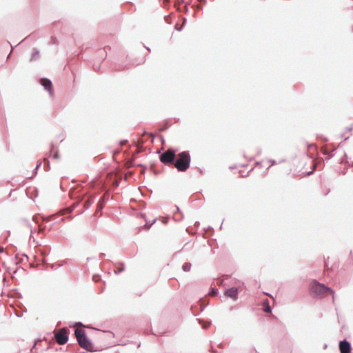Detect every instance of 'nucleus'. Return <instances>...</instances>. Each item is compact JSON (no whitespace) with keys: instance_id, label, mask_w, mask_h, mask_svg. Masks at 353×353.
<instances>
[{"instance_id":"obj_1","label":"nucleus","mask_w":353,"mask_h":353,"mask_svg":"<svg viewBox=\"0 0 353 353\" xmlns=\"http://www.w3.org/2000/svg\"><path fill=\"white\" fill-rule=\"evenodd\" d=\"M74 336L81 347L90 352L95 351L92 342L88 338L84 330L76 328L74 330Z\"/></svg>"},{"instance_id":"obj_2","label":"nucleus","mask_w":353,"mask_h":353,"mask_svg":"<svg viewBox=\"0 0 353 353\" xmlns=\"http://www.w3.org/2000/svg\"><path fill=\"white\" fill-rule=\"evenodd\" d=\"M191 157L188 151H183L177 154L174 165L179 172H185L190 167Z\"/></svg>"},{"instance_id":"obj_3","label":"nucleus","mask_w":353,"mask_h":353,"mask_svg":"<svg viewBox=\"0 0 353 353\" xmlns=\"http://www.w3.org/2000/svg\"><path fill=\"white\" fill-rule=\"evenodd\" d=\"M85 195L79 196L78 200L74 203L70 208L67 209L68 212H72L77 206L80 205L83 206V208L78 211V214H81L85 210H88L94 203L95 197L94 196H90L87 199H85Z\"/></svg>"},{"instance_id":"obj_4","label":"nucleus","mask_w":353,"mask_h":353,"mask_svg":"<svg viewBox=\"0 0 353 353\" xmlns=\"http://www.w3.org/2000/svg\"><path fill=\"white\" fill-rule=\"evenodd\" d=\"M311 295L313 297L316 296H324L330 293L334 294V290L325 286L324 284L318 282L316 280H313L310 286Z\"/></svg>"},{"instance_id":"obj_5","label":"nucleus","mask_w":353,"mask_h":353,"mask_svg":"<svg viewBox=\"0 0 353 353\" xmlns=\"http://www.w3.org/2000/svg\"><path fill=\"white\" fill-rule=\"evenodd\" d=\"M176 150L174 148H169L163 152L160 156V161L167 165L173 164L176 158Z\"/></svg>"},{"instance_id":"obj_6","label":"nucleus","mask_w":353,"mask_h":353,"mask_svg":"<svg viewBox=\"0 0 353 353\" xmlns=\"http://www.w3.org/2000/svg\"><path fill=\"white\" fill-rule=\"evenodd\" d=\"M54 339L59 345H64L68 341L69 330L68 327H62L58 332L54 330Z\"/></svg>"},{"instance_id":"obj_7","label":"nucleus","mask_w":353,"mask_h":353,"mask_svg":"<svg viewBox=\"0 0 353 353\" xmlns=\"http://www.w3.org/2000/svg\"><path fill=\"white\" fill-rule=\"evenodd\" d=\"M340 353H350L352 350L351 343L346 339L340 341L339 344Z\"/></svg>"},{"instance_id":"obj_8","label":"nucleus","mask_w":353,"mask_h":353,"mask_svg":"<svg viewBox=\"0 0 353 353\" xmlns=\"http://www.w3.org/2000/svg\"><path fill=\"white\" fill-rule=\"evenodd\" d=\"M53 216H46V217L43 218V221L45 223H43V225H39L40 232H43V231L46 229H48V230H50L52 228V226L54 224L52 223H49V222L51 221V219Z\"/></svg>"},{"instance_id":"obj_9","label":"nucleus","mask_w":353,"mask_h":353,"mask_svg":"<svg viewBox=\"0 0 353 353\" xmlns=\"http://www.w3.org/2000/svg\"><path fill=\"white\" fill-rule=\"evenodd\" d=\"M41 85L43 87V88L48 91L50 96H52L53 92V87L52 81L47 78H41L40 80Z\"/></svg>"},{"instance_id":"obj_10","label":"nucleus","mask_w":353,"mask_h":353,"mask_svg":"<svg viewBox=\"0 0 353 353\" xmlns=\"http://www.w3.org/2000/svg\"><path fill=\"white\" fill-rule=\"evenodd\" d=\"M16 302V305L18 307L19 310L14 306L12 304L10 305V307H12V311L10 312H11V316H12V313H14V316L17 317V318H19L22 316V313L21 312L20 310H21V306H20V296H19L17 298V300L15 301Z\"/></svg>"},{"instance_id":"obj_11","label":"nucleus","mask_w":353,"mask_h":353,"mask_svg":"<svg viewBox=\"0 0 353 353\" xmlns=\"http://www.w3.org/2000/svg\"><path fill=\"white\" fill-rule=\"evenodd\" d=\"M225 295L236 301L238 299V289L236 287L230 288L225 290Z\"/></svg>"},{"instance_id":"obj_12","label":"nucleus","mask_w":353,"mask_h":353,"mask_svg":"<svg viewBox=\"0 0 353 353\" xmlns=\"http://www.w3.org/2000/svg\"><path fill=\"white\" fill-rule=\"evenodd\" d=\"M40 58V52L39 49L34 48L30 58V61H37Z\"/></svg>"},{"instance_id":"obj_13","label":"nucleus","mask_w":353,"mask_h":353,"mask_svg":"<svg viewBox=\"0 0 353 353\" xmlns=\"http://www.w3.org/2000/svg\"><path fill=\"white\" fill-rule=\"evenodd\" d=\"M106 194H103L99 199V202L97 203V211H101L103 210V207H104V205L106 202Z\"/></svg>"},{"instance_id":"obj_14","label":"nucleus","mask_w":353,"mask_h":353,"mask_svg":"<svg viewBox=\"0 0 353 353\" xmlns=\"http://www.w3.org/2000/svg\"><path fill=\"white\" fill-rule=\"evenodd\" d=\"M63 212L61 211V214L60 215H56V214H52V216H54L52 219H51V221H52V223L53 224H55V223H58L60 221H64L65 218H63V217H61L60 218V216H61L63 214Z\"/></svg>"},{"instance_id":"obj_15","label":"nucleus","mask_w":353,"mask_h":353,"mask_svg":"<svg viewBox=\"0 0 353 353\" xmlns=\"http://www.w3.org/2000/svg\"><path fill=\"white\" fill-rule=\"evenodd\" d=\"M263 311L266 313H270L272 312V308L270 306L269 301L268 299H266L263 302Z\"/></svg>"},{"instance_id":"obj_16","label":"nucleus","mask_w":353,"mask_h":353,"mask_svg":"<svg viewBox=\"0 0 353 353\" xmlns=\"http://www.w3.org/2000/svg\"><path fill=\"white\" fill-rule=\"evenodd\" d=\"M36 190L35 188H26V190H25V193L27 196V197L31 200H33V197L32 196V195L30 194V192H35Z\"/></svg>"},{"instance_id":"obj_17","label":"nucleus","mask_w":353,"mask_h":353,"mask_svg":"<svg viewBox=\"0 0 353 353\" xmlns=\"http://www.w3.org/2000/svg\"><path fill=\"white\" fill-rule=\"evenodd\" d=\"M120 265H121L120 268H117V269L114 270V272L115 274H119V273H121V272L124 271V270H125V265H124V263L123 262H121V263H120Z\"/></svg>"},{"instance_id":"obj_18","label":"nucleus","mask_w":353,"mask_h":353,"mask_svg":"<svg viewBox=\"0 0 353 353\" xmlns=\"http://www.w3.org/2000/svg\"><path fill=\"white\" fill-rule=\"evenodd\" d=\"M191 263H184L182 265V269L184 272H188L191 269Z\"/></svg>"},{"instance_id":"obj_19","label":"nucleus","mask_w":353,"mask_h":353,"mask_svg":"<svg viewBox=\"0 0 353 353\" xmlns=\"http://www.w3.org/2000/svg\"><path fill=\"white\" fill-rule=\"evenodd\" d=\"M41 165V161H38L35 168L33 170L32 176H28V178L31 179V178H32L33 176H35L37 174V170L40 168Z\"/></svg>"},{"instance_id":"obj_20","label":"nucleus","mask_w":353,"mask_h":353,"mask_svg":"<svg viewBox=\"0 0 353 353\" xmlns=\"http://www.w3.org/2000/svg\"><path fill=\"white\" fill-rule=\"evenodd\" d=\"M43 169L46 171H48L50 170V161L48 159H44Z\"/></svg>"},{"instance_id":"obj_21","label":"nucleus","mask_w":353,"mask_h":353,"mask_svg":"<svg viewBox=\"0 0 353 353\" xmlns=\"http://www.w3.org/2000/svg\"><path fill=\"white\" fill-rule=\"evenodd\" d=\"M156 219H153L152 221L150 223H145L143 225V228L145 230H149L151 226L155 223Z\"/></svg>"},{"instance_id":"obj_22","label":"nucleus","mask_w":353,"mask_h":353,"mask_svg":"<svg viewBox=\"0 0 353 353\" xmlns=\"http://www.w3.org/2000/svg\"><path fill=\"white\" fill-rule=\"evenodd\" d=\"M49 157L53 158V159H58L59 158V152L57 150L53 154H52V150L49 152L48 154Z\"/></svg>"},{"instance_id":"obj_23","label":"nucleus","mask_w":353,"mask_h":353,"mask_svg":"<svg viewBox=\"0 0 353 353\" xmlns=\"http://www.w3.org/2000/svg\"><path fill=\"white\" fill-rule=\"evenodd\" d=\"M217 293H218V290L216 289H214V288H212L211 291L209 292V294L211 296H215V295H216Z\"/></svg>"},{"instance_id":"obj_24","label":"nucleus","mask_w":353,"mask_h":353,"mask_svg":"<svg viewBox=\"0 0 353 353\" xmlns=\"http://www.w3.org/2000/svg\"><path fill=\"white\" fill-rule=\"evenodd\" d=\"M26 225L28 229H30L31 230V225H30V223L28 221H26V220H23V225Z\"/></svg>"},{"instance_id":"obj_25","label":"nucleus","mask_w":353,"mask_h":353,"mask_svg":"<svg viewBox=\"0 0 353 353\" xmlns=\"http://www.w3.org/2000/svg\"><path fill=\"white\" fill-rule=\"evenodd\" d=\"M168 128V122H166V123L164 124V125H163L162 128H160V130H161V131H164V130H165Z\"/></svg>"},{"instance_id":"obj_26","label":"nucleus","mask_w":353,"mask_h":353,"mask_svg":"<svg viewBox=\"0 0 353 353\" xmlns=\"http://www.w3.org/2000/svg\"><path fill=\"white\" fill-rule=\"evenodd\" d=\"M99 279H100V276H99V275H94L93 276V280L95 282H97Z\"/></svg>"},{"instance_id":"obj_27","label":"nucleus","mask_w":353,"mask_h":353,"mask_svg":"<svg viewBox=\"0 0 353 353\" xmlns=\"http://www.w3.org/2000/svg\"><path fill=\"white\" fill-rule=\"evenodd\" d=\"M268 161L270 163V165H274L276 164V162L275 160L273 159H269Z\"/></svg>"},{"instance_id":"obj_28","label":"nucleus","mask_w":353,"mask_h":353,"mask_svg":"<svg viewBox=\"0 0 353 353\" xmlns=\"http://www.w3.org/2000/svg\"><path fill=\"white\" fill-rule=\"evenodd\" d=\"M210 323H210V322H209V323H206V324L203 325H202V326H203V328H204V329L208 328V327L210 326Z\"/></svg>"},{"instance_id":"obj_29","label":"nucleus","mask_w":353,"mask_h":353,"mask_svg":"<svg viewBox=\"0 0 353 353\" xmlns=\"http://www.w3.org/2000/svg\"><path fill=\"white\" fill-rule=\"evenodd\" d=\"M142 151V146H140L139 148H138V149L136 151V154H138L139 152H141Z\"/></svg>"},{"instance_id":"obj_30","label":"nucleus","mask_w":353,"mask_h":353,"mask_svg":"<svg viewBox=\"0 0 353 353\" xmlns=\"http://www.w3.org/2000/svg\"><path fill=\"white\" fill-rule=\"evenodd\" d=\"M106 48H107V47L103 48V50H100L99 53L102 54V53L105 52L106 54Z\"/></svg>"},{"instance_id":"obj_31","label":"nucleus","mask_w":353,"mask_h":353,"mask_svg":"<svg viewBox=\"0 0 353 353\" xmlns=\"http://www.w3.org/2000/svg\"><path fill=\"white\" fill-rule=\"evenodd\" d=\"M237 309V307L236 306H233V307H231L230 310L232 311V310H235Z\"/></svg>"},{"instance_id":"obj_32","label":"nucleus","mask_w":353,"mask_h":353,"mask_svg":"<svg viewBox=\"0 0 353 353\" xmlns=\"http://www.w3.org/2000/svg\"><path fill=\"white\" fill-rule=\"evenodd\" d=\"M76 325H81V326L85 327L84 325H83V323H82L81 322L76 323Z\"/></svg>"},{"instance_id":"obj_33","label":"nucleus","mask_w":353,"mask_h":353,"mask_svg":"<svg viewBox=\"0 0 353 353\" xmlns=\"http://www.w3.org/2000/svg\"><path fill=\"white\" fill-rule=\"evenodd\" d=\"M33 220H34L36 223H38V222H39V221H38V219H37V216H33Z\"/></svg>"},{"instance_id":"obj_34","label":"nucleus","mask_w":353,"mask_h":353,"mask_svg":"<svg viewBox=\"0 0 353 353\" xmlns=\"http://www.w3.org/2000/svg\"><path fill=\"white\" fill-rule=\"evenodd\" d=\"M127 142H128L127 140H123V141H121V144L123 145V144L126 143Z\"/></svg>"},{"instance_id":"obj_35","label":"nucleus","mask_w":353,"mask_h":353,"mask_svg":"<svg viewBox=\"0 0 353 353\" xmlns=\"http://www.w3.org/2000/svg\"><path fill=\"white\" fill-rule=\"evenodd\" d=\"M160 139H161V143H164L165 140H164L163 137L162 136H160Z\"/></svg>"},{"instance_id":"obj_36","label":"nucleus","mask_w":353,"mask_h":353,"mask_svg":"<svg viewBox=\"0 0 353 353\" xmlns=\"http://www.w3.org/2000/svg\"><path fill=\"white\" fill-rule=\"evenodd\" d=\"M177 212H181L180 209L178 206H175Z\"/></svg>"},{"instance_id":"obj_37","label":"nucleus","mask_w":353,"mask_h":353,"mask_svg":"<svg viewBox=\"0 0 353 353\" xmlns=\"http://www.w3.org/2000/svg\"><path fill=\"white\" fill-rule=\"evenodd\" d=\"M200 3H205L206 0H198Z\"/></svg>"},{"instance_id":"obj_38","label":"nucleus","mask_w":353,"mask_h":353,"mask_svg":"<svg viewBox=\"0 0 353 353\" xmlns=\"http://www.w3.org/2000/svg\"><path fill=\"white\" fill-rule=\"evenodd\" d=\"M105 254L101 253V255H100V256H99V257H100V259H103V256H105Z\"/></svg>"},{"instance_id":"obj_39","label":"nucleus","mask_w":353,"mask_h":353,"mask_svg":"<svg viewBox=\"0 0 353 353\" xmlns=\"http://www.w3.org/2000/svg\"><path fill=\"white\" fill-rule=\"evenodd\" d=\"M145 171V167L143 168V169L141 170V173L144 174Z\"/></svg>"},{"instance_id":"obj_40","label":"nucleus","mask_w":353,"mask_h":353,"mask_svg":"<svg viewBox=\"0 0 353 353\" xmlns=\"http://www.w3.org/2000/svg\"><path fill=\"white\" fill-rule=\"evenodd\" d=\"M175 28H176V30H178L179 31H181V30H182V28H177L176 25L175 26Z\"/></svg>"},{"instance_id":"obj_41","label":"nucleus","mask_w":353,"mask_h":353,"mask_svg":"<svg viewBox=\"0 0 353 353\" xmlns=\"http://www.w3.org/2000/svg\"><path fill=\"white\" fill-rule=\"evenodd\" d=\"M54 143H51V149L52 150L54 148Z\"/></svg>"},{"instance_id":"obj_42","label":"nucleus","mask_w":353,"mask_h":353,"mask_svg":"<svg viewBox=\"0 0 353 353\" xmlns=\"http://www.w3.org/2000/svg\"><path fill=\"white\" fill-rule=\"evenodd\" d=\"M196 320L199 322V323H200V324H201V323H202V320L199 319H197Z\"/></svg>"},{"instance_id":"obj_43","label":"nucleus","mask_w":353,"mask_h":353,"mask_svg":"<svg viewBox=\"0 0 353 353\" xmlns=\"http://www.w3.org/2000/svg\"><path fill=\"white\" fill-rule=\"evenodd\" d=\"M150 136L153 137H154V134H153V133H152V132H150Z\"/></svg>"},{"instance_id":"obj_44","label":"nucleus","mask_w":353,"mask_h":353,"mask_svg":"<svg viewBox=\"0 0 353 353\" xmlns=\"http://www.w3.org/2000/svg\"><path fill=\"white\" fill-rule=\"evenodd\" d=\"M26 312V309L25 308V307L23 306V312Z\"/></svg>"},{"instance_id":"obj_45","label":"nucleus","mask_w":353,"mask_h":353,"mask_svg":"<svg viewBox=\"0 0 353 353\" xmlns=\"http://www.w3.org/2000/svg\"><path fill=\"white\" fill-rule=\"evenodd\" d=\"M145 48H146V50H148V51H150V49L149 48L145 47Z\"/></svg>"},{"instance_id":"obj_46","label":"nucleus","mask_w":353,"mask_h":353,"mask_svg":"<svg viewBox=\"0 0 353 353\" xmlns=\"http://www.w3.org/2000/svg\"><path fill=\"white\" fill-rule=\"evenodd\" d=\"M313 146H314V145H313L312 144H310V145H308V148H312V147H313Z\"/></svg>"},{"instance_id":"obj_47","label":"nucleus","mask_w":353,"mask_h":353,"mask_svg":"<svg viewBox=\"0 0 353 353\" xmlns=\"http://www.w3.org/2000/svg\"><path fill=\"white\" fill-rule=\"evenodd\" d=\"M23 257L26 256V258H28L27 255L26 254H24V253L23 254Z\"/></svg>"},{"instance_id":"obj_48","label":"nucleus","mask_w":353,"mask_h":353,"mask_svg":"<svg viewBox=\"0 0 353 353\" xmlns=\"http://www.w3.org/2000/svg\"><path fill=\"white\" fill-rule=\"evenodd\" d=\"M21 42H22V41L19 42V43H18L16 46H19V45L21 43Z\"/></svg>"},{"instance_id":"obj_49","label":"nucleus","mask_w":353,"mask_h":353,"mask_svg":"<svg viewBox=\"0 0 353 353\" xmlns=\"http://www.w3.org/2000/svg\"><path fill=\"white\" fill-rule=\"evenodd\" d=\"M312 173H313V171H310L308 172V174H311Z\"/></svg>"},{"instance_id":"obj_50","label":"nucleus","mask_w":353,"mask_h":353,"mask_svg":"<svg viewBox=\"0 0 353 353\" xmlns=\"http://www.w3.org/2000/svg\"><path fill=\"white\" fill-rule=\"evenodd\" d=\"M13 50H14V48H12L10 53L12 52Z\"/></svg>"},{"instance_id":"obj_51","label":"nucleus","mask_w":353,"mask_h":353,"mask_svg":"<svg viewBox=\"0 0 353 353\" xmlns=\"http://www.w3.org/2000/svg\"><path fill=\"white\" fill-rule=\"evenodd\" d=\"M13 50H14V48H12L10 53L12 52Z\"/></svg>"},{"instance_id":"obj_52","label":"nucleus","mask_w":353,"mask_h":353,"mask_svg":"<svg viewBox=\"0 0 353 353\" xmlns=\"http://www.w3.org/2000/svg\"><path fill=\"white\" fill-rule=\"evenodd\" d=\"M13 50H14V48H12L10 53L12 52Z\"/></svg>"},{"instance_id":"obj_53","label":"nucleus","mask_w":353,"mask_h":353,"mask_svg":"<svg viewBox=\"0 0 353 353\" xmlns=\"http://www.w3.org/2000/svg\"><path fill=\"white\" fill-rule=\"evenodd\" d=\"M67 219H68L69 220H71L72 217L71 216H68Z\"/></svg>"},{"instance_id":"obj_54","label":"nucleus","mask_w":353,"mask_h":353,"mask_svg":"<svg viewBox=\"0 0 353 353\" xmlns=\"http://www.w3.org/2000/svg\"><path fill=\"white\" fill-rule=\"evenodd\" d=\"M199 225V222H196V223H195V225Z\"/></svg>"},{"instance_id":"obj_55","label":"nucleus","mask_w":353,"mask_h":353,"mask_svg":"<svg viewBox=\"0 0 353 353\" xmlns=\"http://www.w3.org/2000/svg\"><path fill=\"white\" fill-rule=\"evenodd\" d=\"M17 271H18V270H15V271L14 272V274H16V273L17 272Z\"/></svg>"},{"instance_id":"obj_56","label":"nucleus","mask_w":353,"mask_h":353,"mask_svg":"<svg viewBox=\"0 0 353 353\" xmlns=\"http://www.w3.org/2000/svg\"><path fill=\"white\" fill-rule=\"evenodd\" d=\"M10 53L8 55L7 59L10 57Z\"/></svg>"},{"instance_id":"obj_57","label":"nucleus","mask_w":353,"mask_h":353,"mask_svg":"<svg viewBox=\"0 0 353 353\" xmlns=\"http://www.w3.org/2000/svg\"><path fill=\"white\" fill-rule=\"evenodd\" d=\"M326 347H327V345L325 344V345H324V349H325Z\"/></svg>"},{"instance_id":"obj_58","label":"nucleus","mask_w":353,"mask_h":353,"mask_svg":"<svg viewBox=\"0 0 353 353\" xmlns=\"http://www.w3.org/2000/svg\"><path fill=\"white\" fill-rule=\"evenodd\" d=\"M52 44H54V43H55V42H54V41H52Z\"/></svg>"}]
</instances>
